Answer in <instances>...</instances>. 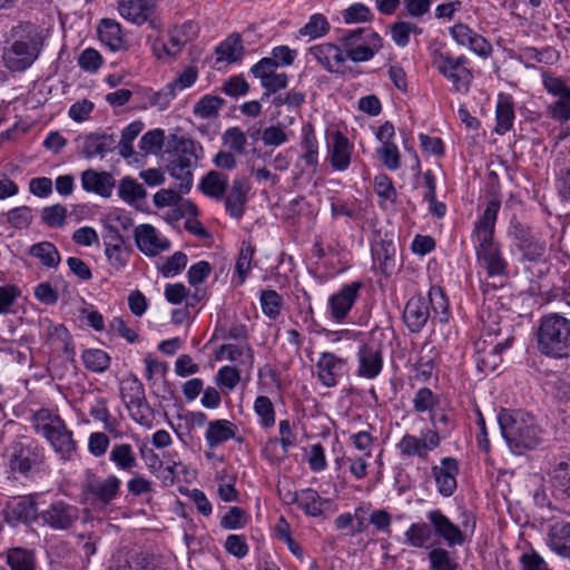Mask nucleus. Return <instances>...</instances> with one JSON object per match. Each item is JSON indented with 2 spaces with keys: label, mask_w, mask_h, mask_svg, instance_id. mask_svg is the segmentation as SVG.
I'll use <instances>...</instances> for the list:
<instances>
[{
  "label": "nucleus",
  "mask_w": 570,
  "mask_h": 570,
  "mask_svg": "<svg viewBox=\"0 0 570 570\" xmlns=\"http://www.w3.org/2000/svg\"><path fill=\"white\" fill-rule=\"evenodd\" d=\"M499 209L500 202H489L473 229L478 263L487 271L490 277L505 275L508 267L499 245L494 242V227Z\"/></svg>",
  "instance_id": "nucleus-1"
},
{
  "label": "nucleus",
  "mask_w": 570,
  "mask_h": 570,
  "mask_svg": "<svg viewBox=\"0 0 570 570\" xmlns=\"http://www.w3.org/2000/svg\"><path fill=\"white\" fill-rule=\"evenodd\" d=\"M166 169L176 180L179 191L188 193L193 187V170L204 157V148L195 140L177 135L168 138Z\"/></svg>",
  "instance_id": "nucleus-2"
},
{
  "label": "nucleus",
  "mask_w": 570,
  "mask_h": 570,
  "mask_svg": "<svg viewBox=\"0 0 570 570\" xmlns=\"http://www.w3.org/2000/svg\"><path fill=\"white\" fill-rule=\"evenodd\" d=\"M502 436L513 453L537 448L542 440V431L534 417L522 411L502 409L498 414Z\"/></svg>",
  "instance_id": "nucleus-3"
},
{
  "label": "nucleus",
  "mask_w": 570,
  "mask_h": 570,
  "mask_svg": "<svg viewBox=\"0 0 570 570\" xmlns=\"http://www.w3.org/2000/svg\"><path fill=\"white\" fill-rule=\"evenodd\" d=\"M539 351L552 357L570 355V321L559 314H549L541 318L537 332Z\"/></svg>",
  "instance_id": "nucleus-4"
},
{
  "label": "nucleus",
  "mask_w": 570,
  "mask_h": 570,
  "mask_svg": "<svg viewBox=\"0 0 570 570\" xmlns=\"http://www.w3.org/2000/svg\"><path fill=\"white\" fill-rule=\"evenodd\" d=\"M338 41L346 60L356 63L370 61L383 48V38L372 28L347 30Z\"/></svg>",
  "instance_id": "nucleus-5"
},
{
  "label": "nucleus",
  "mask_w": 570,
  "mask_h": 570,
  "mask_svg": "<svg viewBox=\"0 0 570 570\" xmlns=\"http://www.w3.org/2000/svg\"><path fill=\"white\" fill-rule=\"evenodd\" d=\"M431 63L452 83L454 91L463 94L469 91L473 73L469 68L470 61L464 55L453 57L449 51L435 49L431 53Z\"/></svg>",
  "instance_id": "nucleus-6"
},
{
  "label": "nucleus",
  "mask_w": 570,
  "mask_h": 570,
  "mask_svg": "<svg viewBox=\"0 0 570 570\" xmlns=\"http://www.w3.org/2000/svg\"><path fill=\"white\" fill-rule=\"evenodd\" d=\"M7 458L12 472L27 475L43 464L45 452L36 442L21 438L9 446Z\"/></svg>",
  "instance_id": "nucleus-7"
},
{
  "label": "nucleus",
  "mask_w": 570,
  "mask_h": 570,
  "mask_svg": "<svg viewBox=\"0 0 570 570\" xmlns=\"http://www.w3.org/2000/svg\"><path fill=\"white\" fill-rule=\"evenodd\" d=\"M541 79L544 90L556 97V100L547 106L548 117L559 124L570 121V87L567 81L547 71L542 72Z\"/></svg>",
  "instance_id": "nucleus-8"
},
{
  "label": "nucleus",
  "mask_w": 570,
  "mask_h": 570,
  "mask_svg": "<svg viewBox=\"0 0 570 570\" xmlns=\"http://www.w3.org/2000/svg\"><path fill=\"white\" fill-rule=\"evenodd\" d=\"M80 510L77 505L65 500L58 499L40 509V520L42 525L53 531H68L79 520Z\"/></svg>",
  "instance_id": "nucleus-9"
},
{
  "label": "nucleus",
  "mask_w": 570,
  "mask_h": 570,
  "mask_svg": "<svg viewBox=\"0 0 570 570\" xmlns=\"http://www.w3.org/2000/svg\"><path fill=\"white\" fill-rule=\"evenodd\" d=\"M78 153L86 159L96 157L104 158L112 151L116 146V139L112 135L105 132H90L78 136L75 139Z\"/></svg>",
  "instance_id": "nucleus-10"
},
{
  "label": "nucleus",
  "mask_w": 570,
  "mask_h": 570,
  "mask_svg": "<svg viewBox=\"0 0 570 570\" xmlns=\"http://www.w3.org/2000/svg\"><path fill=\"white\" fill-rule=\"evenodd\" d=\"M371 253L380 272L386 277L391 276L396 268V246L393 235L377 233L372 243Z\"/></svg>",
  "instance_id": "nucleus-11"
},
{
  "label": "nucleus",
  "mask_w": 570,
  "mask_h": 570,
  "mask_svg": "<svg viewBox=\"0 0 570 570\" xmlns=\"http://www.w3.org/2000/svg\"><path fill=\"white\" fill-rule=\"evenodd\" d=\"M121 481L114 474L106 479L90 474L83 484L86 493L94 498V501L101 507L110 504L118 495Z\"/></svg>",
  "instance_id": "nucleus-12"
},
{
  "label": "nucleus",
  "mask_w": 570,
  "mask_h": 570,
  "mask_svg": "<svg viewBox=\"0 0 570 570\" xmlns=\"http://www.w3.org/2000/svg\"><path fill=\"white\" fill-rule=\"evenodd\" d=\"M320 382L326 387L337 385L346 374V360L331 352H323L316 362Z\"/></svg>",
  "instance_id": "nucleus-13"
},
{
  "label": "nucleus",
  "mask_w": 570,
  "mask_h": 570,
  "mask_svg": "<svg viewBox=\"0 0 570 570\" xmlns=\"http://www.w3.org/2000/svg\"><path fill=\"white\" fill-rule=\"evenodd\" d=\"M135 242L141 253L151 257L170 248V242L149 224L135 228Z\"/></svg>",
  "instance_id": "nucleus-14"
},
{
  "label": "nucleus",
  "mask_w": 570,
  "mask_h": 570,
  "mask_svg": "<svg viewBox=\"0 0 570 570\" xmlns=\"http://www.w3.org/2000/svg\"><path fill=\"white\" fill-rule=\"evenodd\" d=\"M449 32L459 46L468 47L480 57H489L492 52L491 43L465 23H455L450 28Z\"/></svg>",
  "instance_id": "nucleus-15"
},
{
  "label": "nucleus",
  "mask_w": 570,
  "mask_h": 570,
  "mask_svg": "<svg viewBox=\"0 0 570 570\" xmlns=\"http://www.w3.org/2000/svg\"><path fill=\"white\" fill-rule=\"evenodd\" d=\"M361 287L362 283L352 282L343 285L337 293L330 296L328 309L333 320L341 323L346 318L358 296Z\"/></svg>",
  "instance_id": "nucleus-16"
},
{
  "label": "nucleus",
  "mask_w": 570,
  "mask_h": 570,
  "mask_svg": "<svg viewBox=\"0 0 570 570\" xmlns=\"http://www.w3.org/2000/svg\"><path fill=\"white\" fill-rule=\"evenodd\" d=\"M440 445V436L434 432H422V438L405 434L397 443L400 453L404 456H419L425 459L429 452Z\"/></svg>",
  "instance_id": "nucleus-17"
},
{
  "label": "nucleus",
  "mask_w": 570,
  "mask_h": 570,
  "mask_svg": "<svg viewBox=\"0 0 570 570\" xmlns=\"http://www.w3.org/2000/svg\"><path fill=\"white\" fill-rule=\"evenodd\" d=\"M459 462L454 458H443L440 465H434L431 469L432 476L435 480V484L439 493L442 497H451L456 488V476L459 474Z\"/></svg>",
  "instance_id": "nucleus-18"
},
{
  "label": "nucleus",
  "mask_w": 570,
  "mask_h": 570,
  "mask_svg": "<svg viewBox=\"0 0 570 570\" xmlns=\"http://www.w3.org/2000/svg\"><path fill=\"white\" fill-rule=\"evenodd\" d=\"M38 56L33 42L16 41L4 51L3 60L6 66L13 71H23L29 68Z\"/></svg>",
  "instance_id": "nucleus-19"
},
{
  "label": "nucleus",
  "mask_w": 570,
  "mask_h": 570,
  "mask_svg": "<svg viewBox=\"0 0 570 570\" xmlns=\"http://www.w3.org/2000/svg\"><path fill=\"white\" fill-rule=\"evenodd\" d=\"M426 518L436 535L442 538L449 547L461 546L464 543V534L441 510H432L426 513Z\"/></svg>",
  "instance_id": "nucleus-20"
},
{
  "label": "nucleus",
  "mask_w": 570,
  "mask_h": 570,
  "mask_svg": "<svg viewBox=\"0 0 570 570\" xmlns=\"http://www.w3.org/2000/svg\"><path fill=\"white\" fill-rule=\"evenodd\" d=\"M357 374L368 380L375 379L383 368V356L375 343L362 344L357 351Z\"/></svg>",
  "instance_id": "nucleus-21"
},
{
  "label": "nucleus",
  "mask_w": 570,
  "mask_h": 570,
  "mask_svg": "<svg viewBox=\"0 0 570 570\" xmlns=\"http://www.w3.org/2000/svg\"><path fill=\"white\" fill-rule=\"evenodd\" d=\"M309 55L328 72H338L346 61L342 46L331 42L313 46Z\"/></svg>",
  "instance_id": "nucleus-22"
},
{
  "label": "nucleus",
  "mask_w": 570,
  "mask_h": 570,
  "mask_svg": "<svg viewBox=\"0 0 570 570\" xmlns=\"http://www.w3.org/2000/svg\"><path fill=\"white\" fill-rule=\"evenodd\" d=\"M544 541L553 553L570 560V521H557L550 524Z\"/></svg>",
  "instance_id": "nucleus-23"
},
{
  "label": "nucleus",
  "mask_w": 570,
  "mask_h": 570,
  "mask_svg": "<svg viewBox=\"0 0 570 570\" xmlns=\"http://www.w3.org/2000/svg\"><path fill=\"white\" fill-rule=\"evenodd\" d=\"M248 191L249 185L245 177H238L233 180L232 187L225 197V210L230 217L235 219L243 217Z\"/></svg>",
  "instance_id": "nucleus-24"
},
{
  "label": "nucleus",
  "mask_w": 570,
  "mask_h": 570,
  "mask_svg": "<svg viewBox=\"0 0 570 570\" xmlns=\"http://www.w3.org/2000/svg\"><path fill=\"white\" fill-rule=\"evenodd\" d=\"M62 460H70L76 453L77 443L65 421L43 436Z\"/></svg>",
  "instance_id": "nucleus-25"
},
{
  "label": "nucleus",
  "mask_w": 570,
  "mask_h": 570,
  "mask_svg": "<svg viewBox=\"0 0 570 570\" xmlns=\"http://www.w3.org/2000/svg\"><path fill=\"white\" fill-rule=\"evenodd\" d=\"M352 149L353 146L341 131L333 132L328 144V156L335 170L344 171L348 168Z\"/></svg>",
  "instance_id": "nucleus-26"
},
{
  "label": "nucleus",
  "mask_w": 570,
  "mask_h": 570,
  "mask_svg": "<svg viewBox=\"0 0 570 570\" xmlns=\"http://www.w3.org/2000/svg\"><path fill=\"white\" fill-rule=\"evenodd\" d=\"M429 317V306L423 297L413 296L407 301L403 312V320L411 332H420L426 324Z\"/></svg>",
  "instance_id": "nucleus-27"
},
{
  "label": "nucleus",
  "mask_w": 570,
  "mask_h": 570,
  "mask_svg": "<svg viewBox=\"0 0 570 570\" xmlns=\"http://www.w3.org/2000/svg\"><path fill=\"white\" fill-rule=\"evenodd\" d=\"M81 186L88 193H95L101 197H109L115 186V179L107 171L87 169L81 174Z\"/></svg>",
  "instance_id": "nucleus-28"
},
{
  "label": "nucleus",
  "mask_w": 570,
  "mask_h": 570,
  "mask_svg": "<svg viewBox=\"0 0 570 570\" xmlns=\"http://www.w3.org/2000/svg\"><path fill=\"white\" fill-rule=\"evenodd\" d=\"M512 337H507L502 342H498L491 346L489 351L485 348L478 350L476 367L484 374L495 372L502 363L501 353L509 348L512 343Z\"/></svg>",
  "instance_id": "nucleus-29"
},
{
  "label": "nucleus",
  "mask_w": 570,
  "mask_h": 570,
  "mask_svg": "<svg viewBox=\"0 0 570 570\" xmlns=\"http://www.w3.org/2000/svg\"><path fill=\"white\" fill-rule=\"evenodd\" d=\"M97 31L99 40L111 51L116 52L127 49L121 26L116 20L108 18L102 19Z\"/></svg>",
  "instance_id": "nucleus-30"
},
{
  "label": "nucleus",
  "mask_w": 570,
  "mask_h": 570,
  "mask_svg": "<svg viewBox=\"0 0 570 570\" xmlns=\"http://www.w3.org/2000/svg\"><path fill=\"white\" fill-rule=\"evenodd\" d=\"M236 425L228 420H216L208 424L205 438L208 445L214 449L219 444L234 439L236 434Z\"/></svg>",
  "instance_id": "nucleus-31"
},
{
  "label": "nucleus",
  "mask_w": 570,
  "mask_h": 570,
  "mask_svg": "<svg viewBox=\"0 0 570 570\" xmlns=\"http://www.w3.org/2000/svg\"><path fill=\"white\" fill-rule=\"evenodd\" d=\"M8 518L18 522L30 523L40 520V509L33 497L18 500L9 507Z\"/></svg>",
  "instance_id": "nucleus-32"
},
{
  "label": "nucleus",
  "mask_w": 570,
  "mask_h": 570,
  "mask_svg": "<svg viewBox=\"0 0 570 570\" xmlns=\"http://www.w3.org/2000/svg\"><path fill=\"white\" fill-rule=\"evenodd\" d=\"M495 116V131L499 135L508 132L512 128L514 121V104L511 96L504 94L499 95Z\"/></svg>",
  "instance_id": "nucleus-33"
},
{
  "label": "nucleus",
  "mask_w": 570,
  "mask_h": 570,
  "mask_svg": "<svg viewBox=\"0 0 570 570\" xmlns=\"http://www.w3.org/2000/svg\"><path fill=\"white\" fill-rule=\"evenodd\" d=\"M228 185V177L216 170L208 171L199 183V189L208 197L223 199Z\"/></svg>",
  "instance_id": "nucleus-34"
},
{
  "label": "nucleus",
  "mask_w": 570,
  "mask_h": 570,
  "mask_svg": "<svg viewBox=\"0 0 570 570\" xmlns=\"http://www.w3.org/2000/svg\"><path fill=\"white\" fill-rule=\"evenodd\" d=\"M119 12L125 19L142 24L148 20L151 8L145 0H121L119 2Z\"/></svg>",
  "instance_id": "nucleus-35"
},
{
  "label": "nucleus",
  "mask_w": 570,
  "mask_h": 570,
  "mask_svg": "<svg viewBox=\"0 0 570 570\" xmlns=\"http://www.w3.org/2000/svg\"><path fill=\"white\" fill-rule=\"evenodd\" d=\"M154 556L147 552L131 553L125 559L120 557L115 560L110 570H155Z\"/></svg>",
  "instance_id": "nucleus-36"
},
{
  "label": "nucleus",
  "mask_w": 570,
  "mask_h": 570,
  "mask_svg": "<svg viewBox=\"0 0 570 570\" xmlns=\"http://www.w3.org/2000/svg\"><path fill=\"white\" fill-rule=\"evenodd\" d=\"M109 460L121 471L131 472L138 465L134 449L128 443L114 444Z\"/></svg>",
  "instance_id": "nucleus-37"
},
{
  "label": "nucleus",
  "mask_w": 570,
  "mask_h": 570,
  "mask_svg": "<svg viewBox=\"0 0 570 570\" xmlns=\"http://www.w3.org/2000/svg\"><path fill=\"white\" fill-rule=\"evenodd\" d=\"M218 61H227L228 63L236 62L242 59L244 55V47L239 35H232L227 37L216 48Z\"/></svg>",
  "instance_id": "nucleus-38"
},
{
  "label": "nucleus",
  "mask_w": 570,
  "mask_h": 570,
  "mask_svg": "<svg viewBox=\"0 0 570 570\" xmlns=\"http://www.w3.org/2000/svg\"><path fill=\"white\" fill-rule=\"evenodd\" d=\"M114 243L106 244V256L109 262V265L117 272L121 271L126 264L128 263L130 252L128 247L125 245L121 236L116 235L114 237Z\"/></svg>",
  "instance_id": "nucleus-39"
},
{
  "label": "nucleus",
  "mask_w": 570,
  "mask_h": 570,
  "mask_svg": "<svg viewBox=\"0 0 570 570\" xmlns=\"http://www.w3.org/2000/svg\"><path fill=\"white\" fill-rule=\"evenodd\" d=\"M432 529L425 522H414L404 533V543L416 549L428 548Z\"/></svg>",
  "instance_id": "nucleus-40"
},
{
  "label": "nucleus",
  "mask_w": 570,
  "mask_h": 570,
  "mask_svg": "<svg viewBox=\"0 0 570 570\" xmlns=\"http://www.w3.org/2000/svg\"><path fill=\"white\" fill-rule=\"evenodd\" d=\"M29 254L40 261V263L48 267L55 268L59 265L61 257L57 247L50 242H40L32 245Z\"/></svg>",
  "instance_id": "nucleus-41"
},
{
  "label": "nucleus",
  "mask_w": 570,
  "mask_h": 570,
  "mask_svg": "<svg viewBox=\"0 0 570 570\" xmlns=\"http://www.w3.org/2000/svg\"><path fill=\"white\" fill-rule=\"evenodd\" d=\"M118 195L125 203L134 205L137 202L145 199L147 193L141 184L127 176L119 181Z\"/></svg>",
  "instance_id": "nucleus-42"
},
{
  "label": "nucleus",
  "mask_w": 570,
  "mask_h": 570,
  "mask_svg": "<svg viewBox=\"0 0 570 570\" xmlns=\"http://www.w3.org/2000/svg\"><path fill=\"white\" fill-rule=\"evenodd\" d=\"M325 500L317 491L306 488L299 491L298 507L311 517H320L323 513Z\"/></svg>",
  "instance_id": "nucleus-43"
},
{
  "label": "nucleus",
  "mask_w": 570,
  "mask_h": 570,
  "mask_svg": "<svg viewBox=\"0 0 570 570\" xmlns=\"http://www.w3.org/2000/svg\"><path fill=\"white\" fill-rule=\"evenodd\" d=\"M62 422L63 420L59 415L48 409L38 410L31 417V423L36 433L42 436Z\"/></svg>",
  "instance_id": "nucleus-44"
},
{
  "label": "nucleus",
  "mask_w": 570,
  "mask_h": 570,
  "mask_svg": "<svg viewBox=\"0 0 570 570\" xmlns=\"http://www.w3.org/2000/svg\"><path fill=\"white\" fill-rule=\"evenodd\" d=\"M126 409L128 410L130 417L136 423L145 428L153 426L155 413L146 397L135 403L128 404Z\"/></svg>",
  "instance_id": "nucleus-45"
},
{
  "label": "nucleus",
  "mask_w": 570,
  "mask_h": 570,
  "mask_svg": "<svg viewBox=\"0 0 570 570\" xmlns=\"http://www.w3.org/2000/svg\"><path fill=\"white\" fill-rule=\"evenodd\" d=\"M422 28L409 21H396L390 27L391 38L399 47H406L410 42V36L421 35Z\"/></svg>",
  "instance_id": "nucleus-46"
},
{
  "label": "nucleus",
  "mask_w": 570,
  "mask_h": 570,
  "mask_svg": "<svg viewBox=\"0 0 570 570\" xmlns=\"http://www.w3.org/2000/svg\"><path fill=\"white\" fill-rule=\"evenodd\" d=\"M7 563L11 570H35L33 553L22 548L10 549L7 553Z\"/></svg>",
  "instance_id": "nucleus-47"
},
{
  "label": "nucleus",
  "mask_w": 570,
  "mask_h": 570,
  "mask_svg": "<svg viewBox=\"0 0 570 570\" xmlns=\"http://www.w3.org/2000/svg\"><path fill=\"white\" fill-rule=\"evenodd\" d=\"M81 357L86 368L96 373L106 371L110 364V356L99 348L86 350Z\"/></svg>",
  "instance_id": "nucleus-48"
},
{
  "label": "nucleus",
  "mask_w": 570,
  "mask_h": 570,
  "mask_svg": "<svg viewBox=\"0 0 570 570\" xmlns=\"http://www.w3.org/2000/svg\"><path fill=\"white\" fill-rule=\"evenodd\" d=\"M120 397L125 406L142 400L146 397L142 383L136 376L124 380L120 386Z\"/></svg>",
  "instance_id": "nucleus-49"
},
{
  "label": "nucleus",
  "mask_w": 570,
  "mask_h": 570,
  "mask_svg": "<svg viewBox=\"0 0 570 570\" xmlns=\"http://www.w3.org/2000/svg\"><path fill=\"white\" fill-rule=\"evenodd\" d=\"M430 421L433 430H426V432L436 433V435L440 436V440L442 438H448L455 428L452 416L443 411H438L436 409L430 413Z\"/></svg>",
  "instance_id": "nucleus-50"
},
{
  "label": "nucleus",
  "mask_w": 570,
  "mask_h": 570,
  "mask_svg": "<svg viewBox=\"0 0 570 570\" xmlns=\"http://www.w3.org/2000/svg\"><path fill=\"white\" fill-rule=\"evenodd\" d=\"M430 570H456L459 564L444 548H434L429 554Z\"/></svg>",
  "instance_id": "nucleus-51"
},
{
  "label": "nucleus",
  "mask_w": 570,
  "mask_h": 570,
  "mask_svg": "<svg viewBox=\"0 0 570 570\" xmlns=\"http://www.w3.org/2000/svg\"><path fill=\"white\" fill-rule=\"evenodd\" d=\"M551 483L570 499V463L559 462L550 472Z\"/></svg>",
  "instance_id": "nucleus-52"
},
{
  "label": "nucleus",
  "mask_w": 570,
  "mask_h": 570,
  "mask_svg": "<svg viewBox=\"0 0 570 570\" xmlns=\"http://www.w3.org/2000/svg\"><path fill=\"white\" fill-rule=\"evenodd\" d=\"M254 411L259 417L262 426L268 429L275 424L274 405L269 397L261 395L254 402Z\"/></svg>",
  "instance_id": "nucleus-53"
},
{
  "label": "nucleus",
  "mask_w": 570,
  "mask_h": 570,
  "mask_svg": "<svg viewBox=\"0 0 570 570\" xmlns=\"http://www.w3.org/2000/svg\"><path fill=\"white\" fill-rule=\"evenodd\" d=\"M223 104L222 98L206 95L194 106V114L204 119L215 117Z\"/></svg>",
  "instance_id": "nucleus-54"
},
{
  "label": "nucleus",
  "mask_w": 570,
  "mask_h": 570,
  "mask_svg": "<svg viewBox=\"0 0 570 570\" xmlns=\"http://www.w3.org/2000/svg\"><path fill=\"white\" fill-rule=\"evenodd\" d=\"M282 302V296L274 289H264L261 293L262 311L272 320L279 315Z\"/></svg>",
  "instance_id": "nucleus-55"
},
{
  "label": "nucleus",
  "mask_w": 570,
  "mask_h": 570,
  "mask_svg": "<svg viewBox=\"0 0 570 570\" xmlns=\"http://www.w3.org/2000/svg\"><path fill=\"white\" fill-rule=\"evenodd\" d=\"M430 304L441 323L449 320V304L444 292L439 286H432L429 292Z\"/></svg>",
  "instance_id": "nucleus-56"
},
{
  "label": "nucleus",
  "mask_w": 570,
  "mask_h": 570,
  "mask_svg": "<svg viewBox=\"0 0 570 570\" xmlns=\"http://www.w3.org/2000/svg\"><path fill=\"white\" fill-rule=\"evenodd\" d=\"M412 402L413 409L417 413L428 411L432 413L439 404V399L429 387H421L415 393Z\"/></svg>",
  "instance_id": "nucleus-57"
},
{
  "label": "nucleus",
  "mask_w": 570,
  "mask_h": 570,
  "mask_svg": "<svg viewBox=\"0 0 570 570\" xmlns=\"http://www.w3.org/2000/svg\"><path fill=\"white\" fill-rule=\"evenodd\" d=\"M330 24L323 14H313L308 22L299 29L301 36H307L309 39H316L327 33Z\"/></svg>",
  "instance_id": "nucleus-58"
},
{
  "label": "nucleus",
  "mask_w": 570,
  "mask_h": 570,
  "mask_svg": "<svg viewBox=\"0 0 570 570\" xmlns=\"http://www.w3.org/2000/svg\"><path fill=\"white\" fill-rule=\"evenodd\" d=\"M341 16L343 21L347 24L367 22L373 19L372 11L363 3H354L350 6L342 10Z\"/></svg>",
  "instance_id": "nucleus-59"
},
{
  "label": "nucleus",
  "mask_w": 570,
  "mask_h": 570,
  "mask_svg": "<svg viewBox=\"0 0 570 570\" xmlns=\"http://www.w3.org/2000/svg\"><path fill=\"white\" fill-rule=\"evenodd\" d=\"M187 265V255L183 252H175L159 267V272L164 277H173L185 269Z\"/></svg>",
  "instance_id": "nucleus-60"
},
{
  "label": "nucleus",
  "mask_w": 570,
  "mask_h": 570,
  "mask_svg": "<svg viewBox=\"0 0 570 570\" xmlns=\"http://www.w3.org/2000/svg\"><path fill=\"white\" fill-rule=\"evenodd\" d=\"M222 139L224 145L235 153L240 155L245 153L247 138L238 127L228 128Z\"/></svg>",
  "instance_id": "nucleus-61"
},
{
  "label": "nucleus",
  "mask_w": 570,
  "mask_h": 570,
  "mask_svg": "<svg viewBox=\"0 0 570 570\" xmlns=\"http://www.w3.org/2000/svg\"><path fill=\"white\" fill-rule=\"evenodd\" d=\"M67 208L60 204L47 206L41 212V219L49 227H61L66 223Z\"/></svg>",
  "instance_id": "nucleus-62"
},
{
  "label": "nucleus",
  "mask_w": 570,
  "mask_h": 570,
  "mask_svg": "<svg viewBox=\"0 0 570 570\" xmlns=\"http://www.w3.org/2000/svg\"><path fill=\"white\" fill-rule=\"evenodd\" d=\"M10 226L22 229L27 228L32 222V209L28 206L12 208L6 214Z\"/></svg>",
  "instance_id": "nucleus-63"
},
{
  "label": "nucleus",
  "mask_w": 570,
  "mask_h": 570,
  "mask_svg": "<svg viewBox=\"0 0 570 570\" xmlns=\"http://www.w3.org/2000/svg\"><path fill=\"white\" fill-rule=\"evenodd\" d=\"M520 570H552L543 557L534 550L520 557Z\"/></svg>",
  "instance_id": "nucleus-64"
}]
</instances>
